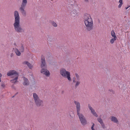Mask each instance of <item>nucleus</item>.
Returning <instances> with one entry per match:
<instances>
[{
	"label": "nucleus",
	"mask_w": 130,
	"mask_h": 130,
	"mask_svg": "<svg viewBox=\"0 0 130 130\" xmlns=\"http://www.w3.org/2000/svg\"><path fill=\"white\" fill-rule=\"evenodd\" d=\"M94 124L93 123V125L91 127V129L92 130H95L93 128V127H94Z\"/></svg>",
	"instance_id": "obj_21"
},
{
	"label": "nucleus",
	"mask_w": 130,
	"mask_h": 130,
	"mask_svg": "<svg viewBox=\"0 0 130 130\" xmlns=\"http://www.w3.org/2000/svg\"><path fill=\"white\" fill-rule=\"evenodd\" d=\"M19 50L21 52H23L24 50V47L23 45H22L19 48Z\"/></svg>",
	"instance_id": "obj_18"
},
{
	"label": "nucleus",
	"mask_w": 130,
	"mask_h": 130,
	"mask_svg": "<svg viewBox=\"0 0 130 130\" xmlns=\"http://www.w3.org/2000/svg\"><path fill=\"white\" fill-rule=\"evenodd\" d=\"M73 5H70V6H73Z\"/></svg>",
	"instance_id": "obj_31"
},
{
	"label": "nucleus",
	"mask_w": 130,
	"mask_h": 130,
	"mask_svg": "<svg viewBox=\"0 0 130 130\" xmlns=\"http://www.w3.org/2000/svg\"><path fill=\"white\" fill-rule=\"evenodd\" d=\"M68 10H69V9L68 8Z\"/></svg>",
	"instance_id": "obj_34"
},
{
	"label": "nucleus",
	"mask_w": 130,
	"mask_h": 130,
	"mask_svg": "<svg viewBox=\"0 0 130 130\" xmlns=\"http://www.w3.org/2000/svg\"><path fill=\"white\" fill-rule=\"evenodd\" d=\"M98 121L100 123V124L103 122L101 118H98Z\"/></svg>",
	"instance_id": "obj_20"
},
{
	"label": "nucleus",
	"mask_w": 130,
	"mask_h": 130,
	"mask_svg": "<svg viewBox=\"0 0 130 130\" xmlns=\"http://www.w3.org/2000/svg\"><path fill=\"white\" fill-rule=\"evenodd\" d=\"M119 2L120 4H123L122 0H119Z\"/></svg>",
	"instance_id": "obj_24"
},
{
	"label": "nucleus",
	"mask_w": 130,
	"mask_h": 130,
	"mask_svg": "<svg viewBox=\"0 0 130 130\" xmlns=\"http://www.w3.org/2000/svg\"><path fill=\"white\" fill-rule=\"evenodd\" d=\"M60 73L61 75L63 77L67 78L69 81L71 80L70 77V73L69 72L67 71L64 69H61L60 70Z\"/></svg>",
	"instance_id": "obj_6"
},
{
	"label": "nucleus",
	"mask_w": 130,
	"mask_h": 130,
	"mask_svg": "<svg viewBox=\"0 0 130 130\" xmlns=\"http://www.w3.org/2000/svg\"><path fill=\"white\" fill-rule=\"evenodd\" d=\"M33 97L37 106H40L42 105L43 104L42 101L39 99L38 96L36 93H33Z\"/></svg>",
	"instance_id": "obj_7"
},
{
	"label": "nucleus",
	"mask_w": 130,
	"mask_h": 130,
	"mask_svg": "<svg viewBox=\"0 0 130 130\" xmlns=\"http://www.w3.org/2000/svg\"><path fill=\"white\" fill-rule=\"evenodd\" d=\"M122 5V4H119V5H118V8H120L121 7Z\"/></svg>",
	"instance_id": "obj_26"
},
{
	"label": "nucleus",
	"mask_w": 130,
	"mask_h": 130,
	"mask_svg": "<svg viewBox=\"0 0 130 130\" xmlns=\"http://www.w3.org/2000/svg\"><path fill=\"white\" fill-rule=\"evenodd\" d=\"M109 92H110V93H111V94H113L114 93V91L112 90H109Z\"/></svg>",
	"instance_id": "obj_23"
},
{
	"label": "nucleus",
	"mask_w": 130,
	"mask_h": 130,
	"mask_svg": "<svg viewBox=\"0 0 130 130\" xmlns=\"http://www.w3.org/2000/svg\"><path fill=\"white\" fill-rule=\"evenodd\" d=\"M7 75L8 76L15 75V77L14 79L11 80L10 82L14 83H15L17 82L18 74L16 71L14 70H10L7 73Z\"/></svg>",
	"instance_id": "obj_5"
},
{
	"label": "nucleus",
	"mask_w": 130,
	"mask_h": 130,
	"mask_svg": "<svg viewBox=\"0 0 130 130\" xmlns=\"http://www.w3.org/2000/svg\"><path fill=\"white\" fill-rule=\"evenodd\" d=\"M110 120L111 121L115 123L118 124L119 121L117 118L116 117L113 116H111L110 118Z\"/></svg>",
	"instance_id": "obj_10"
},
{
	"label": "nucleus",
	"mask_w": 130,
	"mask_h": 130,
	"mask_svg": "<svg viewBox=\"0 0 130 130\" xmlns=\"http://www.w3.org/2000/svg\"><path fill=\"white\" fill-rule=\"evenodd\" d=\"M27 3V0H22L21 7L20 8V10L22 13L24 15H25L26 13L24 10V9Z\"/></svg>",
	"instance_id": "obj_8"
},
{
	"label": "nucleus",
	"mask_w": 130,
	"mask_h": 130,
	"mask_svg": "<svg viewBox=\"0 0 130 130\" xmlns=\"http://www.w3.org/2000/svg\"><path fill=\"white\" fill-rule=\"evenodd\" d=\"M87 29L90 31L93 28V20L90 15L87 13L85 14L83 17Z\"/></svg>",
	"instance_id": "obj_1"
},
{
	"label": "nucleus",
	"mask_w": 130,
	"mask_h": 130,
	"mask_svg": "<svg viewBox=\"0 0 130 130\" xmlns=\"http://www.w3.org/2000/svg\"><path fill=\"white\" fill-rule=\"evenodd\" d=\"M18 94V93H17L15 95H16V94Z\"/></svg>",
	"instance_id": "obj_35"
},
{
	"label": "nucleus",
	"mask_w": 130,
	"mask_h": 130,
	"mask_svg": "<svg viewBox=\"0 0 130 130\" xmlns=\"http://www.w3.org/2000/svg\"><path fill=\"white\" fill-rule=\"evenodd\" d=\"M15 52L17 55L19 56L21 55V53L17 49H15Z\"/></svg>",
	"instance_id": "obj_15"
},
{
	"label": "nucleus",
	"mask_w": 130,
	"mask_h": 130,
	"mask_svg": "<svg viewBox=\"0 0 130 130\" xmlns=\"http://www.w3.org/2000/svg\"><path fill=\"white\" fill-rule=\"evenodd\" d=\"M128 7H127V8H125L126 9H128Z\"/></svg>",
	"instance_id": "obj_32"
},
{
	"label": "nucleus",
	"mask_w": 130,
	"mask_h": 130,
	"mask_svg": "<svg viewBox=\"0 0 130 130\" xmlns=\"http://www.w3.org/2000/svg\"><path fill=\"white\" fill-rule=\"evenodd\" d=\"M75 75H76V77H77V79H78L79 78V76L78 75V74H77V73H76Z\"/></svg>",
	"instance_id": "obj_25"
},
{
	"label": "nucleus",
	"mask_w": 130,
	"mask_h": 130,
	"mask_svg": "<svg viewBox=\"0 0 130 130\" xmlns=\"http://www.w3.org/2000/svg\"><path fill=\"white\" fill-rule=\"evenodd\" d=\"M85 1L86 2H88V0H85Z\"/></svg>",
	"instance_id": "obj_30"
},
{
	"label": "nucleus",
	"mask_w": 130,
	"mask_h": 130,
	"mask_svg": "<svg viewBox=\"0 0 130 130\" xmlns=\"http://www.w3.org/2000/svg\"><path fill=\"white\" fill-rule=\"evenodd\" d=\"M52 25L54 27H56L57 26L56 23L54 22H52Z\"/></svg>",
	"instance_id": "obj_19"
},
{
	"label": "nucleus",
	"mask_w": 130,
	"mask_h": 130,
	"mask_svg": "<svg viewBox=\"0 0 130 130\" xmlns=\"http://www.w3.org/2000/svg\"><path fill=\"white\" fill-rule=\"evenodd\" d=\"M15 95L13 96L12 97V98L14 97V96Z\"/></svg>",
	"instance_id": "obj_33"
},
{
	"label": "nucleus",
	"mask_w": 130,
	"mask_h": 130,
	"mask_svg": "<svg viewBox=\"0 0 130 130\" xmlns=\"http://www.w3.org/2000/svg\"><path fill=\"white\" fill-rule=\"evenodd\" d=\"M3 87H4L5 86V85L4 84H2L1 85Z\"/></svg>",
	"instance_id": "obj_27"
},
{
	"label": "nucleus",
	"mask_w": 130,
	"mask_h": 130,
	"mask_svg": "<svg viewBox=\"0 0 130 130\" xmlns=\"http://www.w3.org/2000/svg\"><path fill=\"white\" fill-rule=\"evenodd\" d=\"M2 76V74L1 73H0V82H1V77Z\"/></svg>",
	"instance_id": "obj_28"
},
{
	"label": "nucleus",
	"mask_w": 130,
	"mask_h": 130,
	"mask_svg": "<svg viewBox=\"0 0 130 130\" xmlns=\"http://www.w3.org/2000/svg\"><path fill=\"white\" fill-rule=\"evenodd\" d=\"M14 15L15 21L13 25L14 29L17 32H21L23 31L20 25V17L18 12L15 11L14 12Z\"/></svg>",
	"instance_id": "obj_2"
},
{
	"label": "nucleus",
	"mask_w": 130,
	"mask_h": 130,
	"mask_svg": "<svg viewBox=\"0 0 130 130\" xmlns=\"http://www.w3.org/2000/svg\"><path fill=\"white\" fill-rule=\"evenodd\" d=\"M71 14L72 16H75L76 15H77L78 14V13L76 10H75L72 11Z\"/></svg>",
	"instance_id": "obj_14"
},
{
	"label": "nucleus",
	"mask_w": 130,
	"mask_h": 130,
	"mask_svg": "<svg viewBox=\"0 0 130 130\" xmlns=\"http://www.w3.org/2000/svg\"><path fill=\"white\" fill-rule=\"evenodd\" d=\"M73 83H75V87H76L79 84L80 82L78 81H76L75 78V77L73 78Z\"/></svg>",
	"instance_id": "obj_13"
},
{
	"label": "nucleus",
	"mask_w": 130,
	"mask_h": 130,
	"mask_svg": "<svg viewBox=\"0 0 130 130\" xmlns=\"http://www.w3.org/2000/svg\"><path fill=\"white\" fill-rule=\"evenodd\" d=\"M41 67L42 69L41 71V73L47 76H49L50 75V73L46 68V63L45 61L44 57L42 56L41 57Z\"/></svg>",
	"instance_id": "obj_4"
},
{
	"label": "nucleus",
	"mask_w": 130,
	"mask_h": 130,
	"mask_svg": "<svg viewBox=\"0 0 130 130\" xmlns=\"http://www.w3.org/2000/svg\"><path fill=\"white\" fill-rule=\"evenodd\" d=\"M23 64H26L27 66L30 68L31 69L32 68V66L31 64L28 61H24L23 62Z\"/></svg>",
	"instance_id": "obj_12"
},
{
	"label": "nucleus",
	"mask_w": 130,
	"mask_h": 130,
	"mask_svg": "<svg viewBox=\"0 0 130 130\" xmlns=\"http://www.w3.org/2000/svg\"><path fill=\"white\" fill-rule=\"evenodd\" d=\"M111 34L112 36L114 38L116 37V38H117V37L116 36L115 33L114 31L113 30H112L111 32Z\"/></svg>",
	"instance_id": "obj_16"
},
{
	"label": "nucleus",
	"mask_w": 130,
	"mask_h": 130,
	"mask_svg": "<svg viewBox=\"0 0 130 130\" xmlns=\"http://www.w3.org/2000/svg\"><path fill=\"white\" fill-rule=\"evenodd\" d=\"M88 107L89 109L91 110V113L94 116L96 117H98V115L95 111L89 105H88Z\"/></svg>",
	"instance_id": "obj_9"
},
{
	"label": "nucleus",
	"mask_w": 130,
	"mask_h": 130,
	"mask_svg": "<svg viewBox=\"0 0 130 130\" xmlns=\"http://www.w3.org/2000/svg\"><path fill=\"white\" fill-rule=\"evenodd\" d=\"M13 54L12 53L10 55V56L11 57H13Z\"/></svg>",
	"instance_id": "obj_29"
},
{
	"label": "nucleus",
	"mask_w": 130,
	"mask_h": 130,
	"mask_svg": "<svg viewBox=\"0 0 130 130\" xmlns=\"http://www.w3.org/2000/svg\"><path fill=\"white\" fill-rule=\"evenodd\" d=\"M101 124V125L102 126V127L103 128H104L105 127V126L103 122V123H102Z\"/></svg>",
	"instance_id": "obj_22"
},
{
	"label": "nucleus",
	"mask_w": 130,
	"mask_h": 130,
	"mask_svg": "<svg viewBox=\"0 0 130 130\" xmlns=\"http://www.w3.org/2000/svg\"><path fill=\"white\" fill-rule=\"evenodd\" d=\"M117 39V38L115 37V38H114L111 39L110 41V43L111 44H113L114 43L115 41V40H116Z\"/></svg>",
	"instance_id": "obj_17"
},
{
	"label": "nucleus",
	"mask_w": 130,
	"mask_h": 130,
	"mask_svg": "<svg viewBox=\"0 0 130 130\" xmlns=\"http://www.w3.org/2000/svg\"><path fill=\"white\" fill-rule=\"evenodd\" d=\"M24 81L23 84L25 86H27L29 85V83L28 79L25 77H24Z\"/></svg>",
	"instance_id": "obj_11"
},
{
	"label": "nucleus",
	"mask_w": 130,
	"mask_h": 130,
	"mask_svg": "<svg viewBox=\"0 0 130 130\" xmlns=\"http://www.w3.org/2000/svg\"><path fill=\"white\" fill-rule=\"evenodd\" d=\"M74 103L76 105L77 112L79 117L81 123L83 125H85L87 123V121L83 115L79 113L80 111V105L79 103L77 101H75Z\"/></svg>",
	"instance_id": "obj_3"
}]
</instances>
